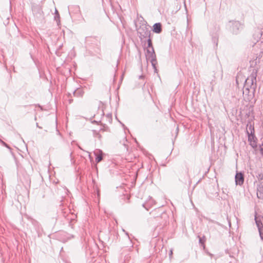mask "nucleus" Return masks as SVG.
Returning <instances> with one entry per match:
<instances>
[{
  "instance_id": "6",
  "label": "nucleus",
  "mask_w": 263,
  "mask_h": 263,
  "mask_svg": "<svg viewBox=\"0 0 263 263\" xmlns=\"http://www.w3.org/2000/svg\"><path fill=\"white\" fill-rule=\"evenodd\" d=\"M244 182V177L241 172L237 173L235 175V182L236 184L242 185Z\"/></svg>"
},
{
  "instance_id": "12",
  "label": "nucleus",
  "mask_w": 263,
  "mask_h": 263,
  "mask_svg": "<svg viewBox=\"0 0 263 263\" xmlns=\"http://www.w3.org/2000/svg\"><path fill=\"white\" fill-rule=\"evenodd\" d=\"M247 132L248 134H254V126L250 122L247 125Z\"/></svg>"
},
{
  "instance_id": "1",
  "label": "nucleus",
  "mask_w": 263,
  "mask_h": 263,
  "mask_svg": "<svg viewBox=\"0 0 263 263\" xmlns=\"http://www.w3.org/2000/svg\"><path fill=\"white\" fill-rule=\"evenodd\" d=\"M147 43H148V47L151 48V49H147V54L146 59L147 60H149L151 61L152 66L154 68H156V64L157 63V60H156V55L154 49V48L152 46V40L149 37H148V39L147 40Z\"/></svg>"
},
{
  "instance_id": "24",
  "label": "nucleus",
  "mask_w": 263,
  "mask_h": 263,
  "mask_svg": "<svg viewBox=\"0 0 263 263\" xmlns=\"http://www.w3.org/2000/svg\"><path fill=\"white\" fill-rule=\"evenodd\" d=\"M36 126L38 127H39V126L38 125V123H36Z\"/></svg>"
},
{
  "instance_id": "9",
  "label": "nucleus",
  "mask_w": 263,
  "mask_h": 263,
  "mask_svg": "<svg viewBox=\"0 0 263 263\" xmlns=\"http://www.w3.org/2000/svg\"><path fill=\"white\" fill-rule=\"evenodd\" d=\"M255 91H253V89L252 88V86L247 85V83H245L243 86V93L248 95L250 92L254 93Z\"/></svg>"
},
{
  "instance_id": "23",
  "label": "nucleus",
  "mask_w": 263,
  "mask_h": 263,
  "mask_svg": "<svg viewBox=\"0 0 263 263\" xmlns=\"http://www.w3.org/2000/svg\"><path fill=\"white\" fill-rule=\"evenodd\" d=\"M158 217V216H156L155 215H154V217L155 218V217Z\"/></svg>"
},
{
  "instance_id": "8",
  "label": "nucleus",
  "mask_w": 263,
  "mask_h": 263,
  "mask_svg": "<svg viewBox=\"0 0 263 263\" xmlns=\"http://www.w3.org/2000/svg\"><path fill=\"white\" fill-rule=\"evenodd\" d=\"M248 140L250 142V144L251 146L253 148L257 146V143L256 142V138L254 135V134H248Z\"/></svg>"
},
{
  "instance_id": "2",
  "label": "nucleus",
  "mask_w": 263,
  "mask_h": 263,
  "mask_svg": "<svg viewBox=\"0 0 263 263\" xmlns=\"http://www.w3.org/2000/svg\"><path fill=\"white\" fill-rule=\"evenodd\" d=\"M256 76L257 71L255 69H253L251 74L246 79L245 83L247 85L252 86V88L253 89V91H255L256 88Z\"/></svg>"
},
{
  "instance_id": "3",
  "label": "nucleus",
  "mask_w": 263,
  "mask_h": 263,
  "mask_svg": "<svg viewBox=\"0 0 263 263\" xmlns=\"http://www.w3.org/2000/svg\"><path fill=\"white\" fill-rule=\"evenodd\" d=\"M230 29L234 34H238L243 28V25L239 21L230 22Z\"/></svg>"
},
{
  "instance_id": "14",
  "label": "nucleus",
  "mask_w": 263,
  "mask_h": 263,
  "mask_svg": "<svg viewBox=\"0 0 263 263\" xmlns=\"http://www.w3.org/2000/svg\"><path fill=\"white\" fill-rule=\"evenodd\" d=\"M256 177L257 178V181H256L257 183L263 182V174L262 173H258L257 175H256Z\"/></svg>"
},
{
  "instance_id": "22",
  "label": "nucleus",
  "mask_w": 263,
  "mask_h": 263,
  "mask_svg": "<svg viewBox=\"0 0 263 263\" xmlns=\"http://www.w3.org/2000/svg\"><path fill=\"white\" fill-rule=\"evenodd\" d=\"M156 211H157V210H155V211H153L151 213H152V214H154V212H156Z\"/></svg>"
},
{
  "instance_id": "4",
  "label": "nucleus",
  "mask_w": 263,
  "mask_h": 263,
  "mask_svg": "<svg viewBox=\"0 0 263 263\" xmlns=\"http://www.w3.org/2000/svg\"><path fill=\"white\" fill-rule=\"evenodd\" d=\"M138 33L140 38L149 37L151 31L146 26H142L138 30Z\"/></svg>"
},
{
  "instance_id": "13",
  "label": "nucleus",
  "mask_w": 263,
  "mask_h": 263,
  "mask_svg": "<svg viewBox=\"0 0 263 263\" xmlns=\"http://www.w3.org/2000/svg\"><path fill=\"white\" fill-rule=\"evenodd\" d=\"M83 94V92L81 89H77L73 91V95L75 97H81Z\"/></svg>"
},
{
  "instance_id": "17",
  "label": "nucleus",
  "mask_w": 263,
  "mask_h": 263,
  "mask_svg": "<svg viewBox=\"0 0 263 263\" xmlns=\"http://www.w3.org/2000/svg\"><path fill=\"white\" fill-rule=\"evenodd\" d=\"M0 142L5 146H6V147L8 148H10V147L8 146V145L5 142H4L3 141H2L1 139H0Z\"/></svg>"
},
{
  "instance_id": "21",
  "label": "nucleus",
  "mask_w": 263,
  "mask_h": 263,
  "mask_svg": "<svg viewBox=\"0 0 263 263\" xmlns=\"http://www.w3.org/2000/svg\"><path fill=\"white\" fill-rule=\"evenodd\" d=\"M143 78V76H139V79H142Z\"/></svg>"
},
{
  "instance_id": "20",
  "label": "nucleus",
  "mask_w": 263,
  "mask_h": 263,
  "mask_svg": "<svg viewBox=\"0 0 263 263\" xmlns=\"http://www.w3.org/2000/svg\"><path fill=\"white\" fill-rule=\"evenodd\" d=\"M145 204H143V206L147 210H148L147 208L146 207H145Z\"/></svg>"
},
{
  "instance_id": "15",
  "label": "nucleus",
  "mask_w": 263,
  "mask_h": 263,
  "mask_svg": "<svg viewBox=\"0 0 263 263\" xmlns=\"http://www.w3.org/2000/svg\"><path fill=\"white\" fill-rule=\"evenodd\" d=\"M205 241V236H203L202 237H199V242L202 245H204V242Z\"/></svg>"
},
{
  "instance_id": "16",
  "label": "nucleus",
  "mask_w": 263,
  "mask_h": 263,
  "mask_svg": "<svg viewBox=\"0 0 263 263\" xmlns=\"http://www.w3.org/2000/svg\"><path fill=\"white\" fill-rule=\"evenodd\" d=\"M55 20L58 21V20H59L60 18V14L59 13H58V10L55 9Z\"/></svg>"
},
{
  "instance_id": "11",
  "label": "nucleus",
  "mask_w": 263,
  "mask_h": 263,
  "mask_svg": "<svg viewBox=\"0 0 263 263\" xmlns=\"http://www.w3.org/2000/svg\"><path fill=\"white\" fill-rule=\"evenodd\" d=\"M153 31L156 33H160L162 31L161 25L160 23H155L153 26Z\"/></svg>"
},
{
  "instance_id": "19",
  "label": "nucleus",
  "mask_w": 263,
  "mask_h": 263,
  "mask_svg": "<svg viewBox=\"0 0 263 263\" xmlns=\"http://www.w3.org/2000/svg\"><path fill=\"white\" fill-rule=\"evenodd\" d=\"M172 254H173V251L172 250H171L170 253V256L172 255Z\"/></svg>"
},
{
  "instance_id": "5",
  "label": "nucleus",
  "mask_w": 263,
  "mask_h": 263,
  "mask_svg": "<svg viewBox=\"0 0 263 263\" xmlns=\"http://www.w3.org/2000/svg\"><path fill=\"white\" fill-rule=\"evenodd\" d=\"M256 224L257 227L260 238L263 240V224L259 217H255Z\"/></svg>"
},
{
  "instance_id": "18",
  "label": "nucleus",
  "mask_w": 263,
  "mask_h": 263,
  "mask_svg": "<svg viewBox=\"0 0 263 263\" xmlns=\"http://www.w3.org/2000/svg\"><path fill=\"white\" fill-rule=\"evenodd\" d=\"M208 254L210 256H211V257H212V256H213V255L212 254H211V253H209H209H208Z\"/></svg>"
},
{
  "instance_id": "10",
  "label": "nucleus",
  "mask_w": 263,
  "mask_h": 263,
  "mask_svg": "<svg viewBox=\"0 0 263 263\" xmlns=\"http://www.w3.org/2000/svg\"><path fill=\"white\" fill-rule=\"evenodd\" d=\"M94 154L96 156V162H100L103 159L102 152L99 149H97L94 152Z\"/></svg>"
},
{
  "instance_id": "7",
  "label": "nucleus",
  "mask_w": 263,
  "mask_h": 263,
  "mask_svg": "<svg viewBox=\"0 0 263 263\" xmlns=\"http://www.w3.org/2000/svg\"><path fill=\"white\" fill-rule=\"evenodd\" d=\"M257 196L258 198L263 199V182L257 184Z\"/></svg>"
}]
</instances>
